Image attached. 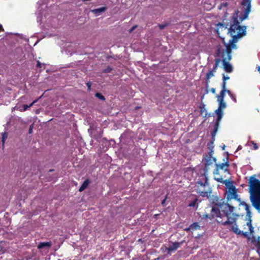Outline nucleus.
<instances>
[{"label":"nucleus","instance_id":"f257e3e1","mask_svg":"<svg viewBox=\"0 0 260 260\" xmlns=\"http://www.w3.org/2000/svg\"><path fill=\"white\" fill-rule=\"evenodd\" d=\"M214 179L218 182L224 184L226 187V199L228 202L234 199L238 202L239 206H242L246 211L247 216L249 218L246 224L249 231L248 232H243L239 230L238 225L236 223L239 215L234 212L235 208L228 203H216L213 206L211 211V217L206 214V217L211 219L212 218L216 217L217 222L220 223L223 225H231L230 230L238 235H242L244 237L249 239V235H252L254 233V228L251 223V213L250 210V207L245 202L242 201L239 198L237 193V190L234 185L232 181L229 180H224L221 176L215 177ZM245 226V225H244Z\"/></svg>","mask_w":260,"mask_h":260},{"label":"nucleus","instance_id":"f03ea898","mask_svg":"<svg viewBox=\"0 0 260 260\" xmlns=\"http://www.w3.org/2000/svg\"><path fill=\"white\" fill-rule=\"evenodd\" d=\"M248 183L252 206L260 213V180L252 176L250 177Z\"/></svg>","mask_w":260,"mask_h":260},{"label":"nucleus","instance_id":"7ed1b4c3","mask_svg":"<svg viewBox=\"0 0 260 260\" xmlns=\"http://www.w3.org/2000/svg\"><path fill=\"white\" fill-rule=\"evenodd\" d=\"M195 190L197 193L203 198L209 199L211 196L212 189L209 183L208 176L201 174L195 184Z\"/></svg>","mask_w":260,"mask_h":260},{"label":"nucleus","instance_id":"20e7f679","mask_svg":"<svg viewBox=\"0 0 260 260\" xmlns=\"http://www.w3.org/2000/svg\"><path fill=\"white\" fill-rule=\"evenodd\" d=\"M230 34L232 37V38L229 41V42L226 43L224 41H223V43L225 46V49H222L220 45L217 46L216 49H219L221 51L232 54V49H237L236 43L237 42L238 39L244 35L243 31L242 32V33L239 32V34Z\"/></svg>","mask_w":260,"mask_h":260},{"label":"nucleus","instance_id":"39448f33","mask_svg":"<svg viewBox=\"0 0 260 260\" xmlns=\"http://www.w3.org/2000/svg\"><path fill=\"white\" fill-rule=\"evenodd\" d=\"M239 11L236 10L235 12L234 15L232 17V22L231 25L229 29L228 33L229 34H239L242 33L243 31V35H246V27L241 26L240 25V22H239L238 20V15L239 13Z\"/></svg>","mask_w":260,"mask_h":260},{"label":"nucleus","instance_id":"423d86ee","mask_svg":"<svg viewBox=\"0 0 260 260\" xmlns=\"http://www.w3.org/2000/svg\"><path fill=\"white\" fill-rule=\"evenodd\" d=\"M215 56L221 57L223 63V67L227 73H231L233 71V68L229 62L232 59V54L221 51L219 49H216Z\"/></svg>","mask_w":260,"mask_h":260},{"label":"nucleus","instance_id":"0eeeda50","mask_svg":"<svg viewBox=\"0 0 260 260\" xmlns=\"http://www.w3.org/2000/svg\"><path fill=\"white\" fill-rule=\"evenodd\" d=\"M251 0H242L241 5L242 6L243 15L242 17L239 18L240 22L243 21L248 18V15L251 11Z\"/></svg>","mask_w":260,"mask_h":260},{"label":"nucleus","instance_id":"6e6552de","mask_svg":"<svg viewBox=\"0 0 260 260\" xmlns=\"http://www.w3.org/2000/svg\"><path fill=\"white\" fill-rule=\"evenodd\" d=\"M213 155H205L204 157V168L203 169V173L202 174H205L208 176V172L210 169V166H212L213 162H215L216 159L212 157Z\"/></svg>","mask_w":260,"mask_h":260},{"label":"nucleus","instance_id":"1a4fd4ad","mask_svg":"<svg viewBox=\"0 0 260 260\" xmlns=\"http://www.w3.org/2000/svg\"><path fill=\"white\" fill-rule=\"evenodd\" d=\"M215 169L214 170L213 173V175H214V177H217V176L219 175V171L220 170L223 171V172L224 173L227 172L228 173H229V168L230 165H229V162L228 160H227L226 161H225L224 162L219 164H215Z\"/></svg>","mask_w":260,"mask_h":260},{"label":"nucleus","instance_id":"9d476101","mask_svg":"<svg viewBox=\"0 0 260 260\" xmlns=\"http://www.w3.org/2000/svg\"><path fill=\"white\" fill-rule=\"evenodd\" d=\"M215 112L217 115V119L214 126L213 131L211 133V136H212L213 138L216 135V132L219 127L220 121L223 116V110L218 108L215 110Z\"/></svg>","mask_w":260,"mask_h":260},{"label":"nucleus","instance_id":"9b49d317","mask_svg":"<svg viewBox=\"0 0 260 260\" xmlns=\"http://www.w3.org/2000/svg\"><path fill=\"white\" fill-rule=\"evenodd\" d=\"M188 202V204L187 206L188 207L192 208H197L198 205L200 202V201H199L197 196L192 194L189 197Z\"/></svg>","mask_w":260,"mask_h":260},{"label":"nucleus","instance_id":"f8f14e48","mask_svg":"<svg viewBox=\"0 0 260 260\" xmlns=\"http://www.w3.org/2000/svg\"><path fill=\"white\" fill-rule=\"evenodd\" d=\"M182 242H174L172 245L170 246L169 247L166 248L168 251V253L170 252L176 251L178 248L181 245Z\"/></svg>","mask_w":260,"mask_h":260},{"label":"nucleus","instance_id":"ddd939ff","mask_svg":"<svg viewBox=\"0 0 260 260\" xmlns=\"http://www.w3.org/2000/svg\"><path fill=\"white\" fill-rule=\"evenodd\" d=\"M216 72L213 71L212 70H210L208 73H207L206 75V87H208L209 83L210 82V79L212 78V77L214 76V73Z\"/></svg>","mask_w":260,"mask_h":260},{"label":"nucleus","instance_id":"4468645a","mask_svg":"<svg viewBox=\"0 0 260 260\" xmlns=\"http://www.w3.org/2000/svg\"><path fill=\"white\" fill-rule=\"evenodd\" d=\"M199 109L200 110V113L202 115H203L205 113V115L204 116V117H209L210 116V114H208L205 109V105L203 103H201L199 106Z\"/></svg>","mask_w":260,"mask_h":260},{"label":"nucleus","instance_id":"2eb2a0df","mask_svg":"<svg viewBox=\"0 0 260 260\" xmlns=\"http://www.w3.org/2000/svg\"><path fill=\"white\" fill-rule=\"evenodd\" d=\"M107 10V7H102L100 8L91 10V11L96 16L100 15L102 13L104 12Z\"/></svg>","mask_w":260,"mask_h":260},{"label":"nucleus","instance_id":"dca6fc26","mask_svg":"<svg viewBox=\"0 0 260 260\" xmlns=\"http://www.w3.org/2000/svg\"><path fill=\"white\" fill-rule=\"evenodd\" d=\"M212 141H210L207 144L208 148L209 149V152L208 153L210 155H213V148H214V141L215 140V136L213 137H212Z\"/></svg>","mask_w":260,"mask_h":260},{"label":"nucleus","instance_id":"f3484780","mask_svg":"<svg viewBox=\"0 0 260 260\" xmlns=\"http://www.w3.org/2000/svg\"><path fill=\"white\" fill-rule=\"evenodd\" d=\"M200 227V226L198 222H194V223H192L189 226V227L186 229L185 230L186 231H190V230L193 231L197 230L198 229H199Z\"/></svg>","mask_w":260,"mask_h":260},{"label":"nucleus","instance_id":"a211bd4d","mask_svg":"<svg viewBox=\"0 0 260 260\" xmlns=\"http://www.w3.org/2000/svg\"><path fill=\"white\" fill-rule=\"evenodd\" d=\"M52 243L51 242H41L38 245V248L39 249H43L44 247L50 248L51 246Z\"/></svg>","mask_w":260,"mask_h":260},{"label":"nucleus","instance_id":"6ab92c4d","mask_svg":"<svg viewBox=\"0 0 260 260\" xmlns=\"http://www.w3.org/2000/svg\"><path fill=\"white\" fill-rule=\"evenodd\" d=\"M89 183V180L88 179H86L83 182V183L81 185V186L80 187V188L79 189V191H80V192L83 191L85 188H87V187L88 186Z\"/></svg>","mask_w":260,"mask_h":260},{"label":"nucleus","instance_id":"aec40b11","mask_svg":"<svg viewBox=\"0 0 260 260\" xmlns=\"http://www.w3.org/2000/svg\"><path fill=\"white\" fill-rule=\"evenodd\" d=\"M220 61H221V59L220 58H216L215 59V63L213 67V69H212L213 70V71H215V72L216 71V70H217Z\"/></svg>","mask_w":260,"mask_h":260},{"label":"nucleus","instance_id":"412c9836","mask_svg":"<svg viewBox=\"0 0 260 260\" xmlns=\"http://www.w3.org/2000/svg\"><path fill=\"white\" fill-rule=\"evenodd\" d=\"M226 91L224 90H221L220 92V94L217 95V101H224V98L225 96V93Z\"/></svg>","mask_w":260,"mask_h":260},{"label":"nucleus","instance_id":"4be33fe9","mask_svg":"<svg viewBox=\"0 0 260 260\" xmlns=\"http://www.w3.org/2000/svg\"><path fill=\"white\" fill-rule=\"evenodd\" d=\"M218 102H219V106H218V108L221 109V110H223L224 108H225L226 105L225 103L224 102V101H218Z\"/></svg>","mask_w":260,"mask_h":260},{"label":"nucleus","instance_id":"5701e85b","mask_svg":"<svg viewBox=\"0 0 260 260\" xmlns=\"http://www.w3.org/2000/svg\"><path fill=\"white\" fill-rule=\"evenodd\" d=\"M112 70L113 68L112 67H111L110 66H108L106 68L103 70L102 73H109L112 71Z\"/></svg>","mask_w":260,"mask_h":260},{"label":"nucleus","instance_id":"b1692460","mask_svg":"<svg viewBox=\"0 0 260 260\" xmlns=\"http://www.w3.org/2000/svg\"><path fill=\"white\" fill-rule=\"evenodd\" d=\"M95 96L102 101L105 100V98L100 93H96L95 94Z\"/></svg>","mask_w":260,"mask_h":260},{"label":"nucleus","instance_id":"393cba45","mask_svg":"<svg viewBox=\"0 0 260 260\" xmlns=\"http://www.w3.org/2000/svg\"><path fill=\"white\" fill-rule=\"evenodd\" d=\"M38 100H36L34 101H33L29 105H23V109L24 111L26 110L28 108L31 107Z\"/></svg>","mask_w":260,"mask_h":260},{"label":"nucleus","instance_id":"a878e982","mask_svg":"<svg viewBox=\"0 0 260 260\" xmlns=\"http://www.w3.org/2000/svg\"><path fill=\"white\" fill-rule=\"evenodd\" d=\"M228 6V4L226 2L222 3L218 7V9L221 10L222 7H226Z\"/></svg>","mask_w":260,"mask_h":260},{"label":"nucleus","instance_id":"bb28decb","mask_svg":"<svg viewBox=\"0 0 260 260\" xmlns=\"http://www.w3.org/2000/svg\"><path fill=\"white\" fill-rule=\"evenodd\" d=\"M5 251V249L3 246V244L2 243H0V252L4 253Z\"/></svg>","mask_w":260,"mask_h":260},{"label":"nucleus","instance_id":"cd10ccee","mask_svg":"<svg viewBox=\"0 0 260 260\" xmlns=\"http://www.w3.org/2000/svg\"><path fill=\"white\" fill-rule=\"evenodd\" d=\"M167 25H168V24H158V27L160 29H163Z\"/></svg>","mask_w":260,"mask_h":260},{"label":"nucleus","instance_id":"c85d7f7f","mask_svg":"<svg viewBox=\"0 0 260 260\" xmlns=\"http://www.w3.org/2000/svg\"><path fill=\"white\" fill-rule=\"evenodd\" d=\"M44 64L41 63L39 61H37V68H41L42 67V66H44Z\"/></svg>","mask_w":260,"mask_h":260},{"label":"nucleus","instance_id":"c756f323","mask_svg":"<svg viewBox=\"0 0 260 260\" xmlns=\"http://www.w3.org/2000/svg\"><path fill=\"white\" fill-rule=\"evenodd\" d=\"M230 79L229 76H225L224 74H223L222 79L223 81H226Z\"/></svg>","mask_w":260,"mask_h":260},{"label":"nucleus","instance_id":"7c9ffc66","mask_svg":"<svg viewBox=\"0 0 260 260\" xmlns=\"http://www.w3.org/2000/svg\"><path fill=\"white\" fill-rule=\"evenodd\" d=\"M166 199H167V197H166V198L161 201V204L163 206H165Z\"/></svg>","mask_w":260,"mask_h":260},{"label":"nucleus","instance_id":"2f4dec72","mask_svg":"<svg viewBox=\"0 0 260 260\" xmlns=\"http://www.w3.org/2000/svg\"><path fill=\"white\" fill-rule=\"evenodd\" d=\"M32 125H31L30 126H29V130H28V133L29 134H31L32 132Z\"/></svg>","mask_w":260,"mask_h":260},{"label":"nucleus","instance_id":"473e14b6","mask_svg":"<svg viewBox=\"0 0 260 260\" xmlns=\"http://www.w3.org/2000/svg\"><path fill=\"white\" fill-rule=\"evenodd\" d=\"M86 85H87V86L88 87V90H90V88H91V85L90 82H87L86 83Z\"/></svg>","mask_w":260,"mask_h":260},{"label":"nucleus","instance_id":"72a5a7b5","mask_svg":"<svg viewBox=\"0 0 260 260\" xmlns=\"http://www.w3.org/2000/svg\"><path fill=\"white\" fill-rule=\"evenodd\" d=\"M252 143L253 144V147L255 150L258 148V146L256 143H255L253 141L252 142Z\"/></svg>","mask_w":260,"mask_h":260},{"label":"nucleus","instance_id":"f704fd0d","mask_svg":"<svg viewBox=\"0 0 260 260\" xmlns=\"http://www.w3.org/2000/svg\"><path fill=\"white\" fill-rule=\"evenodd\" d=\"M137 27V25H135V26H133L131 28V29L129 30V32H131L132 31H133Z\"/></svg>","mask_w":260,"mask_h":260},{"label":"nucleus","instance_id":"c9c22d12","mask_svg":"<svg viewBox=\"0 0 260 260\" xmlns=\"http://www.w3.org/2000/svg\"><path fill=\"white\" fill-rule=\"evenodd\" d=\"M221 87H222V90H224V91H226V86L225 85H223L222 84L221 85Z\"/></svg>","mask_w":260,"mask_h":260},{"label":"nucleus","instance_id":"e433bc0d","mask_svg":"<svg viewBox=\"0 0 260 260\" xmlns=\"http://www.w3.org/2000/svg\"><path fill=\"white\" fill-rule=\"evenodd\" d=\"M211 92H212L213 94H214V93H215V92H216V90H215V89L214 88H212L211 89Z\"/></svg>","mask_w":260,"mask_h":260},{"label":"nucleus","instance_id":"4c0bfd02","mask_svg":"<svg viewBox=\"0 0 260 260\" xmlns=\"http://www.w3.org/2000/svg\"><path fill=\"white\" fill-rule=\"evenodd\" d=\"M4 28L2 24H0V31H4Z\"/></svg>","mask_w":260,"mask_h":260},{"label":"nucleus","instance_id":"58836bf2","mask_svg":"<svg viewBox=\"0 0 260 260\" xmlns=\"http://www.w3.org/2000/svg\"><path fill=\"white\" fill-rule=\"evenodd\" d=\"M226 92L229 94H230V95H231V96H232L231 92L229 90H227V89H226Z\"/></svg>","mask_w":260,"mask_h":260},{"label":"nucleus","instance_id":"ea45409f","mask_svg":"<svg viewBox=\"0 0 260 260\" xmlns=\"http://www.w3.org/2000/svg\"><path fill=\"white\" fill-rule=\"evenodd\" d=\"M222 84L223 85H225V86H226V81H223V82H222Z\"/></svg>","mask_w":260,"mask_h":260},{"label":"nucleus","instance_id":"a19ab883","mask_svg":"<svg viewBox=\"0 0 260 260\" xmlns=\"http://www.w3.org/2000/svg\"><path fill=\"white\" fill-rule=\"evenodd\" d=\"M232 99H233V100L235 101V102H236V99L235 98L233 97L232 95L231 96Z\"/></svg>","mask_w":260,"mask_h":260},{"label":"nucleus","instance_id":"79ce46f5","mask_svg":"<svg viewBox=\"0 0 260 260\" xmlns=\"http://www.w3.org/2000/svg\"><path fill=\"white\" fill-rule=\"evenodd\" d=\"M2 141H3V143H4V141H5V138H4V136H3V140H2Z\"/></svg>","mask_w":260,"mask_h":260},{"label":"nucleus","instance_id":"37998d69","mask_svg":"<svg viewBox=\"0 0 260 260\" xmlns=\"http://www.w3.org/2000/svg\"><path fill=\"white\" fill-rule=\"evenodd\" d=\"M258 71L260 73V66L258 67Z\"/></svg>","mask_w":260,"mask_h":260},{"label":"nucleus","instance_id":"c03bdc74","mask_svg":"<svg viewBox=\"0 0 260 260\" xmlns=\"http://www.w3.org/2000/svg\"><path fill=\"white\" fill-rule=\"evenodd\" d=\"M218 25H221V26H223V24L222 23H219V24H218Z\"/></svg>","mask_w":260,"mask_h":260},{"label":"nucleus","instance_id":"a18cd8bd","mask_svg":"<svg viewBox=\"0 0 260 260\" xmlns=\"http://www.w3.org/2000/svg\"><path fill=\"white\" fill-rule=\"evenodd\" d=\"M216 202H218V198H216Z\"/></svg>","mask_w":260,"mask_h":260},{"label":"nucleus","instance_id":"49530a36","mask_svg":"<svg viewBox=\"0 0 260 260\" xmlns=\"http://www.w3.org/2000/svg\"><path fill=\"white\" fill-rule=\"evenodd\" d=\"M224 147H225V146H224L223 147H222L223 149H224Z\"/></svg>","mask_w":260,"mask_h":260},{"label":"nucleus","instance_id":"de8ad7c7","mask_svg":"<svg viewBox=\"0 0 260 260\" xmlns=\"http://www.w3.org/2000/svg\"><path fill=\"white\" fill-rule=\"evenodd\" d=\"M53 170H49V172H52Z\"/></svg>","mask_w":260,"mask_h":260}]
</instances>
